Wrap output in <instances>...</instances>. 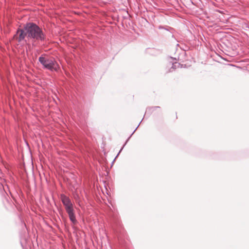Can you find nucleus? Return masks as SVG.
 Here are the masks:
<instances>
[{"label":"nucleus","mask_w":249,"mask_h":249,"mask_svg":"<svg viewBox=\"0 0 249 249\" xmlns=\"http://www.w3.org/2000/svg\"><path fill=\"white\" fill-rule=\"evenodd\" d=\"M66 211L69 214L70 220L73 223H75L76 221V218H75V215H74V214L73 213V209L72 208L71 209L67 210Z\"/></svg>","instance_id":"20e7f679"},{"label":"nucleus","mask_w":249,"mask_h":249,"mask_svg":"<svg viewBox=\"0 0 249 249\" xmlns=\"http://www.w3.org/2000/svg\"><path fill=\"white\" fill-rule=\"evenodd\" d=\"M14 38L18 42L25 39V42L27 43L30 39L43 40L44 39L45 36L38 26L34 23H29L27 24L23 29L18 30Z\"/></svg>","instance_id":"f257e3e1"},{"label":"nucleus","mask_w":249,"mask_h":249,"mask_svg":"<svg viewBox=\"0 0 249 249\" xmlns=\"http://www.w3.org/2000/svg\"><path fill=\"white\" fill-rule=\"evenodd\" d=\"M62 201L65 206L66 210H69L73 208L72 204L70 199L65 196H61Z\"/></svg>","instance_id":"7ed1b4c3"},{"label":"nucleus","mask_w":249,"mask_h":249,"mask_svg":"<svg viewBox=\"0 0 249 249\" xmlns=\"http://www.w3.org/2000/svg\"><path fill=\"white\" fill-rule=\"evenodd\" d=\"M38 60L44 67L48 70L56 71L59 68L57 63L53 58L41 56Z\"/></svg>","instance_id":"f03ea898"}]
</instances>
